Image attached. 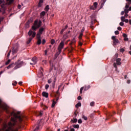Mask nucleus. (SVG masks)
Returning <instances> with one entry per match:
<instances>
[{
  "label": "nucleus",
  "instance_id": "0eeeda50",
  "mask_svg": "<svg viewBox=\"0 0 131 131\" xmlns=\"http://www.w3.org/2000/svg\"><path fill=\"white\" fill-rule=\"evenodd\" d=\"M64 43L63 40V41H61L60 42V43L58 47L59 54H60V53H61L62 49H63V48H64Z\"/></svg>",
  "mask_w": 131,
  "mask_h": 131
},
{
  "label": "nucleus",
  "instance_id": "b1692460",
  "mask_svg": "<svg viewBox=\"0 0 131 131\" xmlns=\"http://www.w3.org/2000/svg\"><path fill=\"white\" fill-rule=\"evenodd\" d=\"M6 2L8 5H11L14 2V0H6Z\"/></svg>",
  "mask_w": 131,
  "mask_h": 131
},
{
  "label": "nucleus",
  "instance_id": "603ef678",
  "mask_svg": "<svg viewBox=\"0 0 131 131\" xmlns=\"http://www.w3.org/2000/svg\"><path fill=\"white\" fill-rule=\"evenodd\" d=\"M46 42V40L45 39H43V40H42V45L45 44Z\"/></svg>",
  "mask_w": 131,
  "mask_h": 131
},
{
  "label": "nucleus",
  "instance_id": "a211bd4d",
  "mask_svg": "<svg viewBox=\"0 0 131 131\" xmlns=\"http://www.w3.org/2000/svg\"><path fill=\"white\" fill-rule=\"evenodd\" d=\"M43 70L42 68H40L39 73L40 74L41 76H43Z\"/></svg>",
  "mask_w": 131,
  "mask_h": 131
},
{
  "label": "nucleus",
  "instance_id": "f8f14e48",
  "mask_svg": "<svg viewBox=\"0 0 131 131\" xmlns=\"http://www.w3.org/2000/svg\"><path fill=\"white\" fill-rule=\"evenodd\" d=\"M68 38H69V36H68V33H66L65 35H64L62 37L64 44L66 40H67V39H68Z\"/></svg>",
  "mask_w": 131,
  "mask_h": 131
},
{
  "label": "nucleus",
  "instance_id": "9d476101",
  "mask_svg": "<svg viewBox=\"0 0 131 131\" xmlns=\"http://www.w3.org/2000/svg\"><path fill=\"white\" fill-rule=\"evenodd\" d=\"M98 6V3L97 2H95L93 3V6H91L90 7V9L91 10H96V9H97Z\"/></svg>",
  "mask_w": 131,
  "mask_h": 131
},
{
  "label": "nucleus",
  "instance_id": "6e6d98bb",
  "mask_svg": "<svg viewBox=\"0 0 131 131\" xmlns=\"http://www.w3.org/2000/svg\"><path fill=\"white\" fill-rule=\"evenodd\" d=\"M45 55H48V51H47V50H45Z\"/></svg>",
  "mask_w": 131,
  "mask_h": 131
},
{
  "label": "nucleus",
  "instance_id": "0e129e2a",
  "mask_svg": "<svg viewBox=\"0 0 131 131\" xmlns=\"http://www.w3.org/2000/svg\"><path fill=\"white\" fill-rule=\"evenodd\" d=\"M70 131H75V129H74V128H71Z\"/></svg>",
  "mask_w": 131,
  "mask_h": 131
},
{
  "label": "nucleus",
  "instance_id": "bf43d9fd",
  "mask_svg": "<svg viewBox=\"0 0 131 131\" xmlns=\"http://www.w3.org/2000/svg\"><path fill=\"white\" fill-rule=\"evenodd\" d=\"M125 12V10H124V11H122V12H121V15H123Z\"/></svg>",
  "mask_w": 131,
  "mask_h": 131
},
{
  "label": "nucleus",
  "instance_id": "13d9d810",
  "mask_svg": "<svg viewBox=\"0 0 131 131\" xmlns=\"http://www.w3.org/2000/svg\"><path fill=\"white\" fill-rule=\"evenodd\" d=\"M78 100H80L81 99H82L81 96H78Z\"/></svg>",
  "mask_w": 131,
  "mask_h": 131
},
{
  "label": "nucleus",
  "instance_id": "5701e85b",
  "mask_svg": "<svg viewBox=\"0 0 131 131\" xmlns=\"http://www.w3.org/2000/svg\"><path fill=\"white\" fill-rule=\"evenodd\" d=\"M121 21H122L123 23H124V22H125V16H122L121 17Z\"/></svg>",
  "mask_w": 131,
  "mask_h": 131
},
{
  "label": "nucleus",
  "instance_id": "412c9836",
  "mask_svg": "<svg viewBox=\"0 0 131 131\" xmlns=\"http://www.w3.org/2000/svg\"><path fill=\"white\" fill-rule=\"evenodd\" d=\"M38 61V58L36 57H34V65L36 64Z\"/></svg>",
  "mask_w": 131,
  "mask_h": 131
},
{
  "label": "nucleus",
  "instance_id": "4468645a",
  "mask_svg": "<svg viewBox=\"0 0 131 131\" xmlns=\"http://www.w3.org/2000/svg\"><path fill=\"white\" fill-rule=\"evenodd\" d=\"M45 15H46L45 11H42V12H41L40 13V16L41 18H43Z\"/></svg>",
  "mask_w": 131,
  "mask_h": 131
},
{
  "label": "nucleus",
  "instance_id": "338daca9",
  "mask_svg": "<svg viewBox=\"0 0 131 131\" xmlns=\"http://www.w3.org/2000/svg\"><path fill=\"white\" fill-rule=\"evenodd\" d=\"M118 30H122V28H121V27H118Z\"/></svg>",
  "mask_w": 131,
  "mask_h": 131
},
{
  "label": "nucleus",
  "instance_id": "c85d7f7f",
  "mask_svg": "<svg viewBox=\"0 0 131 131\" xmlns=\"http://www.w3.org/2000/svg\"><path fill=\"white\" fill-rule=\"evenodd\" d=\"M74 43H76L75 38H73L72 41L70 43V45L71 46L72 45V44H73Z\"/></svg>",
  "mask_w": 131,
  "mask_h": 131
},
{
  "label": "nucleus",
  "instance_id": "e2e57ef3",
  "mask_svg": "<svg viewBox=\"0 0 131 131\" xmlns=\"http://www.w3.org/2000/svg\"><path fill=\"white\" fill-rule=\"evenodd\" d=\"M124 41H128V38L127 37H126L125 39H124Z\"/></svg>",
  "mask_w": 131,
  "mask_h": 131
},
{
  "label": "nucleus",
  "instance_id": "79ce46f5",
  "mask_svg": "<svg viewBox=\"0 0 131 131\" xmlns=\"http://www.w3.org/2000/svg\"><path fill=\"white\" fill-rule=\"evenodd\" d=\"M128 12H129V9H127L126 8H125V13H126L127 14H128Z\"/></svg>",
  "mask_w": 131,
  "mask_h": 131
},
{
  "label": "nucleus",
  "instance_id": "e433bc0d",
  "mask_svg": "<svg viewBox=\"0 0 131 131\" xmlns=\"http://www.w3.org/2000/svg\"><path fill=\"white\" fill-rule=\"evenodd\" d=\"M55 42V40H54V39H53L51 40V44L52 45H53L54 44Z\"/></svg>",
  "mask_w": 131,
  "mask_h": 131
},
{
  "label": "nucleus",
  "instance_id": "ea45409f",
  "mask_svg": "<svg viewBox=\"0 0 131 131\" xmlns=\"http://www.w3.org/2000/svg\"><path fill=\"white\" fill-rule=\"evenodd\" d=\"M78 123H79V124H81L82 123L81 119H79V120H78Z\"/></svg>",
  "mask_w": 131,
  "mask_h": 131
},
{
  "label": "nucleus",
  "instance_id": "680f3d73",
  "mask_svg": "<svg viewBox=\"0 0 131 131\" xmlns=\"http://www.w3.org/2000/svg\"><path fill=\"white\" fill-rule=\"evenodd\" d=\"M129 5L126 4L125 8H126V9H128V8H129Z\"/></svg>",
  "mask_w": 131,
  "mask_h": 131
},
{
  "label": "nucleus",
  "instance_id": "aec40b11",
  "mask_svg": "<svg viewBox=\"0 0 131 131\" xmlns=\"http://www.w3.org/2000/svg\"><path fill=\"white\" fill-rule=\"evenodd\" d=\"M95 113H96V111H94V113H92V114H91L90 115V118H91L92 119H93V118L95 115Z\"/></svg>",
  "mask_w": 131,
  "mask_h": 131
},
{
  "label": "nucleus",
  "instance_id": "58836bf2",
  "mask_svg": "<svg viewBox=\"0 0 131 131\" xmlns=\"http://www.w3.org/2000/svg\"><path fill=\"white\" fill-rule=\"evenodd\" d=\"M83 89H84V87H81V88H80V94L82 93V91H83Z\"/></svg>",
  "mask_w": 131,
  "mask_h": 131
},
{
  "label": "nucleus",
  "instance_id": "c756f323",
  "mask_svg": "<svg viewBox=\"0 0 131 131\" xmlns=\"http://www.w3.org/2000/svg\"><path fill=\"white\" fill-rule=\"evenodd\" d=\"M90 87H91L90 85H88V86H85V88H84L85 91L88 90V89H90Z\"/></svg>",
  "mask_w": 131,
  "mask_h": 131
},
{
  "label": "nucleus",
  "instance_id": "5fc2aeb1",
  "mask_svg": "<svg viewBox=\"0 0 131 131\" xmlns=\"http://www.w3.org/2000/svg\"><path fill=\"white\" fill-rule=\"evenodd\" d=\"M124 23H123V21H122L121 23H120V25H121V26H123L124 25Z\"/></svg>",
  "mask_w": 131,
  "mask_h": 131
},
{
  "label": "nucleus",
  "instance_id": "6ab92c4d",
  "mask_svg": "<svg viewBox=\"0 0 131 131\" xmlns=\"http://www.w3.org/2000/svg\"><path fill=\"white\" fill-rule=\"evenodd\" d=\"M41 106L43 110H47V108H48V106L43 104V103H41Z\"/></svg>",
  "mask_w": 131,
  "mask_h": 131
},
{
  "label": "nucleus",
  "instance_id": "ddd939ff",
  "mask_svg": "<svg viewBox=\"0 0 131 131\" xmlns=\"http://www.w3.org/2000/svg\"><path fill=\"white\" fill-rule=\"evenodd\" d=\"M44 29H45L44 28H40V29H39V34L40 38H41V34H42V32Z\"/></svg>",
  "mask_w": 131,
  "mask_h": 131
},
{
  "label": "nucleus",
  "instance_id": "393cba45",
  "mask_svg": "<svg viewBox=\"0 0 131 131\" xmlns=\"http://www.w3.org/2000/svg\"><path fill=\"white\" fill-rule=\"evenodd\" d=\"M79 39L80 40H82V30H81V32L80 33V34L79 35Z\"/></svg>",
  "mask_w": 131,
  "mask_h": 131
},
{
  "label": "nucleus",
  "instance_id": "4be33fe9",
  "mask_svg": "<svg viewBox=\"0 0 131 131\" xmlns=\"http://www.w3.org/2000/svg\"><path fill=\"white\" fill-rule=\"evenodd\" d=\"M43 1L44 0H39V3L38 6L39 7H41L42 5V3H43Z\"/></svg>",
  "mask_w": 131,
  "mask_h": 131
},
{
  "label": "nucleus",
  "instance_id": "37998d69",
  "mask_svg": "<svg viewBox=\"0 0 131 131\" xmlns=\"http://www.w3.org/2000/svg\"><path fill=\"white\" fill-rule=\"evenodd\" d=\"M11 121H12V122H16V119L14 118H12L11 119Z\"/></svg>",
  "mask_w": 131,
  "mask_h": 131
},
{
  "label": "nucleus",
  "instance_id": "cd10ccee",
  "mask_svg": "<svg viewBox=\"0 0 131 131\" xmlns=\"http://www.w3.org/2000/svg\"><path fill=\"white\" fill-rule=\"evenodd\" d=\"M37 116H40V117H41L43 115V112H38L36 114Z\"/></svg>",
  "mask_w": 131,
  "mask_h": 131
},
{
  "label": "nucleus",
  "instance_id": "a878e982",
  "mask_svg": "<svg viewBox=\"0 0 131 131\" xmlns=\"http://www.w3.org/2000/svg\"><path fill=\"white\" fill-rule=\"evenodd\" d=\"M28 35L29 36H31V35L33 36V32L32 30H30L28 32Z\"/></svg>",
  "mask_w": 131,
  "mask_h": 131
},
{
  "label": "nucleus",
  "instance_id": "c03bdc74",
  "mask_svg": "<svg viewBox=\"0 0 131 131\" xmlns=\"http://www.w3.org/2000/svg\"><path fill=\"white\" fill-rule=\"evenodd\" d=\"M85 30V29L84 28H82V30H81V32H82V36H83V32Z\"/></svg>",
  "mask_w": 131,
  "mask_h": 131
},
{
  "label": "nucleus",
  "instance_id": "774afa93",
  "mask_svg": "<svg viewBox=\"0 0 131 131\" xmlns=\"http://www.w3.org/2000/svg\"><path fill=\"white\" fill-rule=\"evenodd\" d=\"M125 22H126V23H128V22H129L128 19H125Z\"/></svg>",
  "mask_w": 131,
  "mask_h": 131
},
{
  "label": "nucleus",
  "instance_id": "f257e3e1",
  "mask_svg": "<svg viewBox=\"0 0 131 131\" xmlns=\"http://www.w3.org/2000/svg\"><path fill=\"white\" fill-rule=\"evenodd\" d=\"M62 86H63L62 83L60 84V85H59V86H58V90L55 94V98L53 100V102L52 104V107H54L56 103H57V102L58 101L59 99V96H60L59 91V89H60V88Z\"/></svg>",
  "mask_w": 131,
  "mask_h": 131
},
{
  "label": "nucleus",
  "instance_id": "49530a36",
  "mask_svg": "<svg viewBox=\"0 0 131 131\" xmlns=\"http://www.w3.org/2000/svg\"><path fill=\"white\" fill-rule=\"evenodd\" d=\"M123 37H124V39H125V38L127 37V34H123Z\"/></svg>",
  "mask_w": 131,
  "mask_h": 131
},
{
  "label": "nucleus",
  "instance_id": "6e6552de",
  "mask_svg": "<svg viewBox=\"0 0 131 131\" xmlns=\"http://www.w3.org/2000/svg\"><path fill=\"white\" fill-rule=\"evenodd\" d=\"M121 58H117V59L116 60V62H114V67L115 68L116 70H117V66H120L121 64Z\"/></svg>",
  "mask_w": 131,
  "mask_h": 131
},
{
  "label": "nucleus",
  "instance_id": "20e7f679",
  "mask_svg": "<svg viewBox=\"0 0 131 131\" xmlns=\"http://www.w3.org/2000/svg\"><path fill=\"white\" fill-rule=\"evenodd\" d=\"M19 114H20V112L14 111L11 113L12 116H14L15 118H18L19 121H22V117Z\"/></svg>",
  "mask_w": 131,
  "mask_h": 131
},
{
  "label": "nucleus",
  "instance_id": "9b49d317",
  "mask_svg": "<svg viewBox=\"0 0 131 131\" xmlns=\"http://www.w3.org/2000/svg\"><path fill=\"white\" fill-rule=\"evenodd\" d=\"M17 66L14 68V69H17V68H20L22 65H23V61H21L20 63H18L16 62L15 63Z\"/></svg>",
  "mask_w": 131,
  "mask_h": 131
},
{
  "label": "nucleus",
  "instance_id": "a18cd8bd",
  "mask_svg": "<svg viewBox=\"0 0 131 131\" xmlns=\"http://www.w3.org/2000/svg\"><path fill=\"white\" fill-rule=\"evenodd\" d=\"M11 62V60L10 59H9L5 63L6 65H8L9 64V63Z\"/></svg>",
  "mask_w": 131,
  "mask_h": 131
},
{
  "label": "nucleus",
  "instance_id": "de8ad7c7",
  "mask_svg": "<svg viewBox=\"0 0 131 131\" xmlns=\"http://www.w3.org/2000/svg\"><path fill=\"white\" fill-rule=\"evenodd\" d=\"M73 123H76L77 122V119H74V120H72Z\"/></svg>",
  "mask_w": 131,
  "mask_h": 131
},
{
  "label": "nucleus",
  "instance_id": "864d4df0",
  "mask_svg": "<svg viewBox=\"0 0 131 131\" xmlns=\"http://www.w3.org/2000/svg\"><path fill=\"white\" fill-rule=\"evenodd\" d=\"M17 81H15L14 83H12V85H16V84H17Z\"/></svg>",
  "mask_w": 131,
  "mask_h": 131
},
{
  "label": "nucleus",
  "instance_id": "8fccbe9b",
  "mask_svg": "<svg viewBox=\"0 0 131 131\" xmlns=\"http://www.w3.org/2000/svg\"><path fill=\"white\" fill-rule=\"evenodd\" d=\"M32 40V38H30L29 39V40L27 42V43H30V41H31V40Z\"/></svg>",
  "mask_w": 131,
  "mask_h": 131
},
{
  "label": "nucleus",
  "instance_id": "f704fd0d",
  "mask_svg": "<svg viewBox=\"0 0 131 131\" xmlns=\"http://www.w3.org/2000/svg\"><path fill=\"white\" fill-rule=\"evenodd\" d=\"M73 127H74V128H79V125L77 124V125H73Z\"/></svg>",
  "mask_w": 131,
  "mask_h": 131
},
{
  "label": "nucleus",
  "instance_id": "1a4fd4ad",
  "mask_svg": "<svg viewBox=\"0 0 131 131\" xmlns=\"http://www.w3.org/2000/svg\"><path fill=\"white\" fill-rule=\"evenodd\" d=\"M36 38H37V45H40V44H41V38H40V36L39 31L36 35Z\"/></svg>",
  "mask_w": 131,
  "mask_h": 131
},
{
  "label": "nucleus",
  "instance_id": "3c124183",
  "mask_svg": "<svg viewBox=\"0 0 131 131\" xmlns=\"http://www.w3.org/2000/svg\"><path fill=\"white\" fill-rule=\"evenodd\" d=\"M124 51H125V49H124V48H121L120 49V52L123 53L124 52Z\"/></svg>",
  "mask_w": 131,
  "mask_h": 131
},
{
  "label": "nucleus",
  "instance_id": "423d86ee",
  "mask_svg": "<svg viewBox=\"0 0 131 131\" xmlns=\"http://www.w3.org/2000/svg\"><path fill=\"white\" fill-rule=\"evenodd\" d=\"M112 40H113V46H116L117 44H119L120 41L118 39H117L116 36H113L112 37Z\"/></svg>",
  "mask_w": 131,
  "mask_h": 131
},
{
  "label": "nucleus",
  "instance_id": "7c9ffc66",
  "mask_svg": "<svg viewBox=\"0 0 131 131\" xmlns=\"http://www.w3.org/2000/svg\"><path fill=\"white\" fill-rule=\"evenodd\" d=\"M79 106H81V102H78V103H77V104L75 105L76 107H79Z\"/></svg>",
  "mask_w": 131,
  "mask_h": 131
},
{
  "label": "nucleus",
  "instance_id": "39448f33",
  "mask_svg": "<svg viewBox=\"0 0 131 131\" xmlns=\"http://www.w3.org/2000/svg\"><path fill=\"white\" fill-rule=\"evenodd\" d=\"M43 124V121H42V120H40L37 121V126L35 129V130H34V131H39V129H40V127L41 126H42Z\"/></svg>",
  "mask_w": 131,
  "mask_h": 131
},
{
  "label": "nucleus",
  "instance_id": "69168bd1",
  "mask_svg": "<svg viewBox=\"0 0 131 131\" xmlns=\"http://www.w3.org/2000/svg\"><path fill=\"white\" fill-rule=\"evenodd\" d=\"M51 82H52V81L51 79L48 80V83H49V84H50L51 83Z\"/></svg>",
  "mask_w": 131,
  "mask_h": 131
},
{
  "label": "nucleus",
  "instance_id": "f3484780",
  "mask_svg": "<svg viewBox=\"0 0 131 131\" xmlns=\"http://www.w3.org/2000/svg\"><path fill=\"white\" fill-rule=\"evenodd\" d=\"M100 4H101L100 8H102L104 5V0H101Z\"/></svg>",
  "mask_w": 131,
  "mask_h": 131
},
{
  "label": "nucleus",
  "instance_id": "09e8293b",
  "mask_svg": "<svg viewBox=\"0 0 131 131\" xmlns=\"http://www.w3.org/2000/svg\"><path fill=\"white\" fill-rule=\"evenodd\" d=\"M49 88V85H48V84H47L46 85H45V89L47 90Z\"/></svg>",
  "mask_w": 131,
  "mask_h": 131
},
{
  "label": "nucleus",
  "instance_id": "2f4dec72",
  "mask_svg": "<svg viewBox=\"0 0 131 131\" xmlns=\"http://www.w3.org/2000/svg\"><path fill=\"white\" fill-rule=\"evenodd\" d=\"M94 21H93V20H91V25H90V27L91 28H93V25H94Z\"/></svg>",
  "mask_w": 131,
  "mask_h": 131
},
{
  "label": "nucleus",
  "instance_id": "72a5a7b5",
  "mask_svg": "<svg viewBox=\"0 0 131 131\" xmlns=\"http://www.w3.org/2000/svg\"><path fill=\"white\" fill-rule=\"evenodd\" d=\"M78 114V112L77 110H76V111L74 112L75 117H77Z\"/></svg>",
  "mask_w": 131,
  "mask_h": 131
},
{
  "label": "nucleus",
  "instance_id": "a19ab883",
  "mask_svg": "<svg viewBox=\"0 0 131 131\" xmlns=\"http://www.w3.org/2000/svg\"><path fill=\"white\" fill-rule=\"evenodd\" d=\"M13 65H14V63H12L11 64L7 67V69H10V68H11V66H13Z\"/></svg>",
  "mask_w": 131,
  "mask_h": 131
},
{
  "label": "nucleus",
  "instance_id": "052dcab7",
  "mask_svg": "<svg viewBox=\"0 0 131 131\" xmlns=\"http://www.w3.org/2000/svg\"><path fill=\"white\" fill-rule=\"evenodd\" d=\"M10 55H11V51H10L8 54V55H7V57L8 58H9V57H10Z\"/></svg>",
  "mask_w": 131,
  "mask_h": 131
},
{
  "label": "nucleus",
  "instance_id": "473e14b6",
  "mask_svg": "<svg viewBox=\"0 0 131 131\" xmlns=\"http://www.w3.org/2000/svg\"><path fill=\"white\" fill-rule=\"evenodd\" d=\"M82 118L83 119H84V120H88L87 117H85V116H84V115H82Z\"/></svg>",
  "mask_w": 131,
  "mask_h": 131
},
{
  "label": "nucleus",
  "instance_id": "c9c22d12",
  "mask_svg": "<svg viewBox=\"0 0 131 131\" xmlns=\"http://www.w3.org/2000/svg\"><path fill=\"white\" fill-rule=\"evenodd\" d=\"M45 9L46 10H47V11H48V10H49L50 8L49 5H47V6H46Z\"/></svg>",
  "mask_w": 131,
  "mask_h": 131
},
{
  "label": "nucleus",
  "instance_id": "4c0bfd02",
  "mask_svg": "<svg viewBox=\"0 0 131 131\" xmlns=\"http://www.w3.org/2000/svg\"><path fill=\"white\" fill-rule=\"evenodd\" d=\"M95 105V102L94 101H92V102L90 103V105L91 106H94V105Z\"/></svg>",
  "mask_w": 131,
  "mask_h": 131
},
{
  "label": "nucleus",
  "instance_id": "f03ea898",
  "mask_svg": "<svg viewBox=\"0 0 131 131\" xmlns=\"http://www.w3.org/2000/svg\"><path fill=\"white\" fill-rule=\"evenodd\" d=\"M42 25V21L40 19H36L34 22V38L35 37L36 33L34 32V30H37L38 28H40Z\"/></svg>",
  "mask_w": 131,
  "mask_h": 131
},
{
  "label": "nucleus",
  "instance_id": "2eb2a0df",
  "mask_svg": "<svg viewBox=\"0 0 131 131\" xmlns=\"http://www.w3.org/2000/svg\"><path fill=\"white\" fill-rule=\"evenodd\" d=\"M42 96H44L45 97H48L49 96V94L47 92H43L42 93Z\"/></svg>",
  "mask_w": 131,
  "mask_h": 131
},
{
  "label": "nucleus",
  "instance_id": "dca6fc26",
  "mask_svg": "<svg viewBox=\"0 0 131 131\" xmlns=\"http://www.w3.org/2000/svg\"><path fill=\"white\" fill-rule=\"evenodd\" d=\"M59 50H58V52H57L54 56V59L55 60V59H57L58 56H59Z\"/></svg>",
  "mask_w": 131,
  "mask_h": 131
},
{
  "label": "nucleus",
  "instance_id": "bb28decb",
  "mask_svg": "<svg viewBox=\"0 0 131 131\" xmlns=\"http://www.w3.org/2000/svg\"><path fill=\"white\" fill-rule=\"evenodd\" d=\"M68 27V26H66L65 28H64V29H62V30H61V31H60V33H63V32H64V30H66V29H67Z\"/></svg>",
  "mask_w": 131,
  "mask_h": 131
},
{
  "label": "nucleus",
  "instance_id": "7ed1b4c3",
  "mask_svg": "<svg viewBox=\"0 0 131 131\" xmlns=\"http://www.w3.org/2000/svg\"><path fill=\"white\" fill-rule=\"evenodd\" d=\"M14 124V123L9 122L8 125H4V128H8L6 131H18V129L12 127Z\"/></svg>",
  "mask_w": 131,
  "mask_h": 131
},
{
  "label": "nucleus",
  "instance_id": "4d7b16f0",
  "mask_svg": "<svg viewBox=\"0 0 131 131\" xmlns=\"http://www.w3.org/2000/svg\"><path fill=\"white\" fill-rule=\"evenodd\" d=\"M115 34H119V31H115Z\"/></svg>",
  "mask_w": 131,
  "mask_h": 131
}]
</instances>
